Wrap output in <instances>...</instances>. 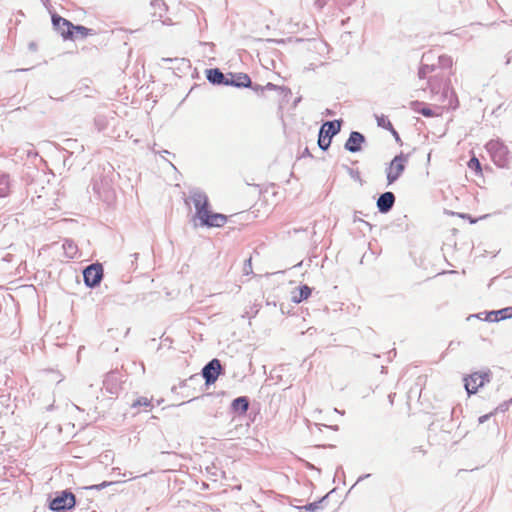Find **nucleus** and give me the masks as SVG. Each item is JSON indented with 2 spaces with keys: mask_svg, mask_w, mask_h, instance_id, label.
<instances>
[{
  "mask_svg": "<svg viewBox=\"0 0 512 512\" xmlns=\"http://www.w3.org/2000/svg\"><path fill=\"white\" fill-rule=\"evenodd\" d=\"M75 505V495L70 491H62L59 495L50 501L49 508L54 512H64L74 508Z\"/></svg>",
  "mask_w": 512,
  "mask_h": 512,
  "instance_id": "obj_3",
  "label": "nucleus"
},
{
  "mask_svg": "<svg viewBox=\"0 0 512 512\" xmlns=\"http://www.w3.org/2000/svg\"><path fill=\"white\" fill-rule=\"evenodd\" d=\"M266 88H268V89H274V88H275V85H273L272 83H268V84L266 85Z\"/></svg>",
  "mask_w": 512,
  "mask_h": 512,
  "instance_id": "obj_25",
  "label": "nucleus"
},
{
  "mask_svg": "<svg viewBox=\"0 0 512 512\" xmlns=\"http://www.w3.org/2000/svg\"><path fill=\"white\" fill-rule=\"evenodd\" d=\"M311 295V289L307 285L299 287L298 291L292 296V301L300 303Z\"/></svg>",
  "mask_w": 512,
  "mask_h": 512,
  "instance_id": "obj_11",
  "label": "nucleus"
},
{
  "mask_svg": "<svg viewBox=\"0 0 512 512\" xmlns=\"http://www.w3.org/2000/svg\"><path fill=\"white\" fill-rule=\"evenodd\" d=\"M412 108H413V110L415 112H418V113L422 114L425 117L437 116V114L432 109L423 106L422 103H420V102H414L412 104Z\"/></svg>",
  "mask_w": 512,
  "mask_h": 512,
  "instance_id": "obj_13",
  "label": "nucleus"
},
{
  "mask_svg": "<svg viewBox=\"0 0 512 512\" xmlns=\"http://www.w3.org/2000/svg\"><path fill=\"white\" fill-rule=\"evenodd\" d=\"M146 407V408H153L152 404V398L148 397H139L132 403V408H138V407Z\"/></svg>",
  "mask_w": 512,
  "mask_h": 512,
  "instance_id": "obj_17",
  "label": "nucleus"
},
{
  "mask_svg": "<svg viewBox=\"0 0 512 512\" xmlns=\"http://www.w3.org/2000/svg\"><path fill=\"white\" fill-rule=\"evenodd\" d=\"M93 31L89 28H86L84 26H81V25H74V28H73V39L75 37H80L82 39L88 37L89 35H93Z\"/></svg>",
  "mask_w": 512,
  "mask_h": 512,
  "instance_id": "obj_16",
  "label": "nucleus"
},
{
  "mask_svg": "<svg viewBox=\"0 0 512 512\" xmlns=\"http://www.w3.org/2000/svg\"><path fill=\"white\" fill-rule=\"evenodd\" d=\"M464 381L465 389L468 394H474L480 387L484 386V384L489 381V375L488 373L475 372L467 376Z\"/></svg>",
  "mask_w": 512,
  "mask_h": 512,
  "instance_id": "obj_5",
  "label": "nucleus"
},
{
  "mask_svg": "<svg viewBox=\"0 0 512 512\" xmlns=\"http://www.w3.org/2000/svg\"><path fill=\"white\" fill-rule=\"evenodd\" d=\"M341 128V122L338 120L325 122L319 131L318 145L322 150H327L331 144V139Z\"/></svg>",
  "mask_w": 512,
  "mask_h": 512,
  "instance_id": "obj_2",
  "label": "nucleus"
},
{
  "mask_svg": "<svg viewBox=\"0 0 512 512\" xmlns=\"http://www.w3.org/2000/svg\"><path fill=\"white\" fill-rule=\"evenodd\" d=\"M395 202V196L392 192L383 193L377 200V207L381 212H388Z\"/></svg>",
  "mask_w": 512,
  "mask_h": 512,
  "instance_id": "obj_10",
  "label": "nucleus"
},
{
  "mask_svg": "<svg viewBox=\"0 0 512 512\" xmlns=\"http://www.w3.org/2000/svg\"><path fill=\"white\" fill-rule=\"evenodd\" d=\"M468 166L469 168L471 169H474L478 172L481 171V164H480V161L476 158V157H472L469 162H468Z\"/></svg>",
  "mask_w": 512,
  "mask_h": 512,
  "instance_id": "obj_21",
  "label": "nucleus"
},
{
  "mask_svg": "<svg viewBox=\"0 0 512 512\" xmlns=\"http://www.w3.org/2000/svg\"><path fill=\"white\" fill-rule=\"evenodd\" d=\"M236 86H244L248 87L251 84V79L247 74H240L237 76V79L233 81Z\"/></svg>",
  "mask_w": 512,
  "mask_h": 512,
  "instance_id": "obj_18",
  "label": "nucleus"
},
{
  "mask_svg": "<svg viewBox=\"0 0 512 512\" xmlns=\"http://www.w3.org/2000/svg\"><path fill=\"white\" fill-rule=\"evenodd\" d=\"M111 484H112V482L104 481V482H102L100 484L90 486L89 489L101 490V489H103L105 487L110 486Z\"/></svg>",
  "mask_w": 512,
  "mask_h": 512,
  "instance_id": "obj_23",
  "label": "nucleus"
},
{
  "mask_svg": "<svg viewBox=\"0 0 512 512\" xmlns=\"http://www.w3.org/2000/svg\"><path fill=\"white\" fill-rule=\"evenodd\" d=\"M489 415H483L481 417H479V423H483L484 421H486L488 419Z\"/></svg>",
  "mask_w": 512,
  "mask_h": 512,
  "instance_id": "obj_24",
  "label": "nucleus"
},
{
  "mask_svg": "<svg viewBox=\"0 0 512 512\" xmlns=\"http://www.w3.org/2000/svg\"><path fill=\"white\" fill-rule=\"evenodd\" d=\"M377 122H378V125L385 128V129H389L391 130L394 134H396L391 122L389 121V119L382 115L380 117L377 118Z\"/></svg>",
  "mask_w": 512,
  "mask_h": 512,
  "instance_id": "obj_19",
  "label": "nucleus"
},
{
  "mask_svg": "<svg viewBox=\"0 0 512 512\" xmlns=\"http://www.w3.org/2000/svg\"><path fill=\"white\" fill-rule=\"evenodd\" d=\"M10 193V180L6 174L0 175V197H6Z\"/></svg>",
  "mask_w": 512,
  "mask_h": 512,
  "instance_id": "obj_14",
  "label": "nucleus"
},
{
  "mask_svg": "<svg viewBox=\"0 0 512 512\" xmlns=\"http://www.w3.org/2000/svg\"><path fill=\"white\" fill-rule=\"evenodd\" d=\"M84 282L89 287H94L100 283L103 277V268L101 264H92L83 271Z\"/></svg>",
  "mask_w": 512,
  "mask_h": 512,
  "instance_id": "obj_7",
  "label": "nucleus"
},
{
  "mask_svg": "<svg viewBox=\"0 0 512 512\" xmlns=\"http://www.w3.org/2000/svg\"><path fill=\"white\" fill-rule=\"evenodd\" d=\"M407 162L408 156L405 154H400L393 158L387 168V181L389 185L394 183L402 175Z\"/></svg>",
  "mask_w": 512,
  "mask_h": 512,
  "instance_id": "obj_4",
  "label": "nucleus"
},
{
  "mask_svg": "<svg viewBox=\"0 0 512 512\" xmlns=\"http://www.w3.org/2000/svg\"><path fill=\"white\" fill-rule=\"evenodd\" d=\"M364 142V136L359 132H352L345 143V148L350 152H357L361 148V144Z\"/></svg>",
  "mask_w": 512,
  "mask_h": 512,
  "instance_id": "obj_9",
  "label": "nucleus"
},
{
  "mask_svg": "<svg viewBox=\"0 0 512 512\" xmlns=\"http://www.w3.org/2000/svg\"><path fill=\"white\" fill-rule=\"evenodd\" d=\"M207 79L214 84H221L224 80V75L219 69L207 70Z\"/></svg>",
  "mask_w": 512,
  "mask_h": 512,
  "instance_id": "obj_12",
  "label": "nucleus"
},
{
  "mask_svg": "<svg viewBox=\"0 0 512 512\" xmlns=\"http://www.w3.org/2000/svg\"><path fill=\"white\" fill-rule=\"evenodd\" d=\"M52 23L65 40H73L74 25L69 20L54 14L52 15Z\"/></svg>",
  "mask_w": 512,
  "mask_h": 512,
  "instance_id": "obj_6",
  "label": "nucleus"
},
{
  "mask_svg": "<svg viewBox=\"0 0 512 512\" xmlns=\"http://www.w3.org/2000/svg\"><path fill=\"white\" fill-rule=\"evenodd\" d=\"M196 216L203 226L207 227H223L228 220V217L221 213H216L211 210L208 196L203 192H195L192 194Z\"/></svg>",
  "mask_w": 512,
  "mask_h": 512,
  "instance_id": "obj_1",
  "label": "nucleus"
},
{
  "mask_svg": "<svg viewBox=\"0 0 512 512\" xmlns=\"http://www.w3.org/2000/svg\"><path fill=\"white\" fill-rule=\"evenodd\" d=\"M222 366L218 359H212L202 370L203 378L207 385L215 383L221 374Z\"/></svg>",
  "mask_w": 512,
  "mask_h": 512,
  "instance_id": "obj_8",
  "label": "nucleus"
},
{
  "mask_svg": "<svg viewBox=\"0 0 512 512\" xmlns=\"http://www.w3.org/2000/svg\"><path fill=\"white\" fill-rule=\"evenodd\" d=\"M232 407L235 410H240L241 413H246L249 407V402L246 397H238L232 402Z\"/></svg>",
  "mask_w": 512,
  "mask_h": 512,
  "instance_id": "obj_15",
  "label": "nucleus"
},
{
  "mask_svg": "<svg viewBox=\"0 0 512 512\" xmlns=\"http://www.w3.org/2000/svg\"><path fill=\"white\" fill-rule=\"evenodd\" d=\"M326 497L322 498L319 502L310 503L308 505L303 506V509L306 511H315L321 507V504L325 501Z\"/></svg>",
  "mask_w": 512,
  "mask_h": 512,
  "instance_id": "obj_20",
  "label": "nucleus"
},
{
  "mask_svg": "<svg viewBox=\"0 0 512 512\" xmlns=\"http://www.w3.org/2000/svg\"><path fill=\"white\" fill-rule=\"evenodd\" d=\"M243 272L245 275H250L253 273V267H252V258H248L245 263H244V267H243Z\"/></svg>",
  "mask_w": 512,
  "mask_h": 512,
  "instance_id": "obj_22",
  "label": "nucleus"
}]
</instances>
